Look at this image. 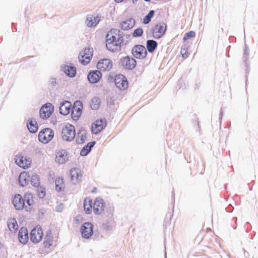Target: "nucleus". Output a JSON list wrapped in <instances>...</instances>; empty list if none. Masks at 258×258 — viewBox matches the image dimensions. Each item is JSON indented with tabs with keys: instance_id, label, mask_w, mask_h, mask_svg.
<instances>
[{
	"instance_id": "obj_1",
	"label": "nucleus",
	"mask_w": 258,
	"mask_h": 258,
	"mask_svg": "<svg viewBox=\"0 0 258 258\" xmlns=\"http://www.w3.org/2000/svg\"><path fill=\"white\" fill-rule=\"evenodd\" d=\"M106 209L104 200L100 198H96L94 200L86 198L84 201V210L86 214H90L93 211L96 215L102 214Z\"/></svg>"
},
{
	"instance_id": "obj_2",
	"label": "nucleus",
	"mask_w": 258,
	"mask_h": 258,
	"mask_svg": "<svg viewBox=\"0 0 258 258\" xmlns=\"http://www.w3.org/2000/svg\"><path fill=\"white\" fill-rule=\"evenodd\" d=\"M24 198L20 194L15 195L13 200V204L17 210L25 209L27 211L32 210L34 205V200L31 193H26Z\"/></svg>"
},
{
	"instance_id": "obj_3",
	"label": "nucleus",
	"mask_w": 258,
	"mask_h": 258,
	"mask_svg": "<svg viewBox=\"0 0 258 258\" xmlns=\"http://www.w3.org/2000/svg\"><path fill=\"white\" fill-rule=\"evenodd\" d=\"M19 181L22 186L28 185L30 182L34 186L39 184V179L36 174H30L28 172L23 171L20 173L19 177Z\"/></svg>"
},
{
	"instance_id": "obj_4",
	"label": "nucleus",
	"mask_w": 258,
	"mask_h": 258,
	"mask_svg": "<svg viewBox=\"0 0 258 258\" xmlns=\"http://www.w3.org/2000/svg\"><path fill=\"white\" fill-rule=\"evenodd\" d=\"M76 136L75 126L70 124H66L62 128L61 137L63 140L67 141H73Z\"/></svg>"
},
{
	"instance_id": "obj_5",
	"label": "nucleus",
	"mask_w": 258,
	"mask_h": 258,
	"mask_svg": "<svg viewBox=\"0 0 258 258\" xmlns=\"http://www.w3.org/2000/svg\"><path fill=\"white\" fill-rule=\"evenodd\" d=\"M54 137V132L50 128H45L41 130L38 135L39 141L43 144H47Z\"/></svg>"
},
{
	"instance_id": "obj_6",
	"label": "nucleus",
	"mask_w": 258,
	"mask_h": 258,
	"mask_svg": "<svg viewBox=\"0 0 258 258\" xmlns=\"http://www.w3.org/2000/svg\"><path fill=\"white\" fill-rule=\"evenodd\" d=\"M93 52L92 48L89 47L85 48L79 54V59L80 62L84 65L87 64L90 62L93 56Z\"/></svg>"
},
{
	"instance_id": "obj_7",
	"label": "nucleus",
	"mask_w": 258,
	"mask_h": 258,
	"mask_svg": "<svg viewBox=\"0 0 258 258\" xmlns=\"http://www.w3.org/2000/svg\"><path fill=\"white\" fill-rule=\"evenodd\" d=\"M132 53L134 57L137 59H144L147 55L146 47L142 45H136L132 50Z\"/></svg>"
},
{
	"instance_id": "obj_8",
	"label": "nucleus",
	"mask_w": 258,
	"mask_h": 258,
	"mask_svg": "<svg viewBox=\"0 0 258 258\" xmlns=\"http://www.w3.org/2000/svg\"><path fill=\"white\" fill-rule=\"evenodd\" d=\"M15 160L16 164L21 168L27 169L31 166L32 162L31 159L22 154L17 155Z\"/></svg>"
},
{
	"instance_id": "obj_9",
	"label": "nucleus",
	"mask_w": 258,
	"mask_h": 258,
	"mask_svg": "<svg viewBox=\"0 0 258 258\" xmlns=\"http://www.w3.org/2000/svg\"><path fill=\"white\" fill-rule=\"evenodd\" d=\"M167 25L163 22L157 24L153 28L152 33L153 36L158 39L163 36L166 31Z\"/></svg>"
},
{
	"instance_id": "obj_10",
	"label": "nucleus",
	"mask_w": 258,
	"mask_h": 258,
	"mask_svg": "<svg viewBox=\"0 0 258 258\" xmlns=\"http://www.w3.org/2000/svg\"><path fill=\"white\" fill-rule=\"evenodd\" d=\"M54 111V107L52 104L47 103L43 105L40 109V117L43 119H48L52 115Z\"/></svg>"
},
{
	"instance_id": "obj_11",
	"label": "nucleus",
	"mask_w": 258,
	"mask_h": 258,
	"mask_svg": "<svg viewBox=\"0 0 258 258\" xmlns=\"http://www.w3.org/2000/svg\"><path fill=\"white\" fill-rule=\"evenodd\" d=\"M113 67L112 60L108 58H103L99 60L97 64V69L102 72L110 71Z\"/></svg>"
},
{
	"instance_id": "obj_12",
	"label": "nucleus",
	"mask_w": 258,
	"mask_h": 258,
	"mask_svg": "<svg viewBox=\"0 0 258 258\" xmlns=\"http://www.w3.org/2000/svg\"><path fill=\"white\" fill-rule=\"evenodd\" d=\"M83 108V104L80 101H76L74 102L72 107V117L73 120H77L80 117Z\"/></svg>"
},
{
	"instance_id": "obj_13",
	"label": "nucleus",
	"mask_w": 258,
	"mask_h": 258,
	"mask_svg": "<svg viewBox=\"0 0 258 258\" xmlns=\"http://www.w3.org/2000/svg\"><path fill=\"white\" fill-rule=\"evenodd\" d=\"M43 232L42 228L40 226L35 227L31 231L30 240L33 243H38L43 237Z\"/></svg>"
},
{
	"instance_id": "obj_14",
	"label": "nucleus",
	"mask_w": 258,
	"mask_h": 258,
	"mask_svg": "<svg viewBox=\"0 0 258 258\" xmlns=\"http://www.w3.org/2000/svg\"><path fill=\"white\" fill-rule=\"evenodd\" d=\"M114 83L116 87L121 90H125L128 87L127 79L122 75H117L115 77Z\"/></svg>"
},
{
	"instance_id": "obj_15",
	"label": "nucleus",
	"mask_w": 258,
	"mask_h": 258,
	"mask_svg": "<svg viewBox=\"0 0 258 258\" xmlns=\"http://www.w3.org/2000/svg\"><path fill=\"white\" fill-rule=\"evenodd\" d=\"M106 125L105 119H97L92 124L91 131L93 134H98L103 130Z\"/></svg>"
},
{
	"instance_id": "obj_16",
	"label": "nucleus",
	"mask_w": 258,
	"mask_h": 258,
	"mask_svg": "<svg viewBox=\"0 0 258 258\" xmlns=\"http://www.w3.org/2000/svg\"><path fill=\"white\" fill-rule=\"evenodd\" d=\"M71 178L72 183L74 184L80 183L83 178L82 171L77 168H74L70 170Z\"/></svg>"
},
{
	"instance_id": "obj_17",
	"label": "nucleus",
	"mask_w": 258,
	"mask_h": 258,
	"mask_svg": "<svg viewBox=\"0 0 258 258\" xmlns=\"http://www.w3.org/2000/svg\"><path fill=\"white\" fill-rule=\"evenodd\" d=\"M122 66L127 69L132 70L135 68L137 61L133 57L128 56L123 57L121 59Z\"/></svg>"
},
{
	"instance_id": "obj_18",
	"label": "nucleus",
	"mask_w": 258,
	"mask_h": 258,
	"mask_svg": "<svg viewBox=\"0 0 258 258\" xmlns=\"http://www.w3.org/2000/svg\"><path fill=\"white\" fill-rule=\"evenodd\" d=\"M93 225L89 222L85 223L81 227L82 236L85 238H89L93 234Z\"/></svg>"
},
{
	"instance_id": "obj_19",
	"label": "nucleus",
	"mask_w": 258,
	"mask_h": 258,
	"mask_svg": "<svg viewBox=\"0 0 258 258\" xmlns=\"http://www.w3.org/2000/svg\"><path fill=\"white\" fill-rule=\"evenodd\" d=\"M102 77V74L99 70L90 72L88 75V79L91 83L98 82Z\"/></svg>"
},
{
	"instance_id": "obj_20",
	"label": "nucleus",
	"mask_w": 258,
	"mask_h": 258,
	"mask_svg": "<svg viewBox=\"0 0 258 258\" xmlns=\"http://www.w3.org/2000/svg\"><path fill=\"white\" fill-rule=\"evenodd\" d=\"M68 160V154L64 150H59L56 152L55 161L59 164L65 163Z\"/></svg>"
},
{
	"instance_id": "obj_21",
	"label": "nucleus",
	"mask_w": 258,
	"mask_h": 258,
	"mask_svg": "<svg viewBox=\"0 0 258 258\" xmlns=\"http://www.w3.org/2000/svg\"><path fill=\"white\" fill-rule=\"evenodd\" d=\"M18 238L19 241L23 244H26L29 239L28 230L25 227H22L18 233Z\"/></svg>"
},
{
	"instance_id": "obj_22",
	"label": "nucleus",
	"mask_w": 258,
	"mask_h": 258,
	"mask_svg": "<svg viewBox=\"0 0 258 258\" xmlns=\"http://www.w3.org/2000/svg\"><path fill=\"white\" fill-rule=\"evenodd\" d=\"M72 105L71 102L66 101L62 102L59 107L60 113L63 115L69 114L72 109Z\"/></svg>"
},
{
	"instance_id": "obj_23",
	"label": "nucleus",
	"mask_w": 258,
	"mask_h": 258,
	"mask_svg": "<svg viewBox=\"0 0 258 258\" xmlns=\"http://www.w3.org/2000/svg\"><path fill=\"white\" fill-rule=\"evenodd\" d=\"M106 40L117 41L121 42L119 31L116 29H111L106 35Z\"/></svg>"
},
{
	"instance_id": "obj_24",
	"label": "nucleus",
	"mask_w": 258,
	"mask_h": 258,
	"mask_svg": "<svg viewBox=\"0 0 258 258\" xmlns=\"http://www.w3.org/2000/svg\"><path fill=\"white\" fill-rule=\"evenodd\" d=\"M120 43L121 42L117 41L106 40L107 48L112 52L116 51L120 48Z\"/></svg>"
},
{
	"instance_id": "obj_25",
	"label": "nucleus",
	"mask_w": 258,
	"mask_h": 258,
	"mask_svg": "<svg viewBox=\"0 0 258 258\" xmlns=\"http://www.w3.org/2000/svg\"><path fill=\"white\" fill-rule=\"evenodd\" d=\"M135 25V20L133 18H130L121 22L120 26L122 30H127L132 29Z\"/></svg>"
},
{
	"instance_id": "obj_26",
	"label": "nucleus",
	"mask_w": 258,
	"mask_h": 258,
	"mask_svg": "<svg viewBox=\"0 0 258 258\" xmlns=\"http://www.w3.org/2000/svg\"><path fill=\"white\" fill-rule=\"evenodd\" d=\"M99 17L93 15H88L86 19V25L90 27H95L99 22Z\"/></svg>"
},
{
	"instance_id": "obj_27",
	"label": "nucleus",
	"mask_w": 258,
	"mask_h": 258,
	"mask_svg": "<svg viewBox=\"0 0 258 258\" xmlns=\"http://www.w3.org/2000/svg\"><path fill=\"white\" fill-rule=\"evenodd\" d=\"M27 125L29 131L31 133H35L38 131V124L36 121L34 119L30 118L28 119Z\"/></svg>"
},
{
	"instance_id": "obj_28",
	"label": "nucleus",
	"mask_w": 258,
	"mask_h": 258,
	"mask_svg": "<svg viewBox=\"0 0 258 258\" xmlns=\"http://www.w3.org/2000/svg\"><path fill=\"white\" fill-rule=\"evenodd\" d=\"M7 223L8 228L11 231L15 232L18 230V225L15 218H11L9 219Z\"/></svg>"
},
{
	"instance_id": "obj_29",
	"label": "nucleus",
	"mask_w": 258,
	"mask_h": 258,
	"mask_svg": "<svg viewBox=\"0 0 258 258\" xmlns=\"http://www.w3.org/2000/svg\"><path fill=\"white\" fill-rule=\"evenodd\" d=\"M55 189L57 191L63 190L65 187L64 180L62 177H58L56 178L55 181Z\"/></svg>"
},
{
	"instance_id": "obj_30",
	"label": "nucleus",
	"mask_w": 258,
	"mask_h": 258,
	"mask_svg": "<svg viewBox=\"0 0 258 258\" xmlns=\"http://www.w3.org/2000/svg\"><path fill=\"white\" fill-rule=\"evenodd\" d=\"M63 71L68 76L73 77L76 73V69L74 67L66 65L63 67Z\"/></svg>"
},
{
	"instance_id": "obj_31",
	"label": "nucleus",
	"mask_w": 258,
	"mask_h": 258,
	"mask_svg": "<svg viewBox=\"0 0 258 258\" xmlns=\"http://www.w3.org/2000/svg\"><path fill=\"white\" fill-rule=\"evenodd\" d=\"M157 42L153 40H148L147 41V49L149 52L152 53L157 47Z\"/></svg>"
},
{
	"instance_id": "obj_32",
	"label": "nucleus",
	"mask_w": 258,
	"mask_h": 258,
	"mask_svg": "<svg viewBox=\"0 0 258 258\" xmlns=\"http://www.w3.org/2000/svg\"><path fill=\"white\" fill-rule=\"evenodd\" d=\"M87 133L84 131H80L77 135V142L78 144H83L87 140Z\"/></svg>"
},
{
	"instance_id": "obj_33",
	"label": "nucleus",
	"mask_w": 258,
	"mask_h": 258,
	"mask_svg": "<svg viewBox=\"0 0 258 258\" xmlns=\"http://www.w3.org/2000/svg\"><path fill=\"white\" fill-rule=\"evenodd\" d=\"M100 106V100L99 99L96 97L93 98L91 100L90 103V106L92 109L94 110L97 109Z\"/></svg>"
},
{
	"instance_id": "obj_34",
	"label": "nucleus",
	"mask_w": 258,
	"mask_h": 258,
	"mask_svg": "<svg viewBox=\"0 0 258 258\" xmlns=\"http://www.w3.org/2000/svg\"><path fill=\"white\" fill-rule=\"evenodd\" d=\"M53 243L52 237L50 236H47L45 240L43 242L44 247L45 248H49Z\"/></svg>"
},
{
	"instance_id": "obj_35",
	"label": "nucleus",
	"mask_w": 258,
	"mask_h": 258,
	"mask_svg": "<svg viewBox=\"0 0 258 258\" xmlns=\"http://www.w3.org/2000/svg\"><path fill=\"white\" fill-rule=\"evenodd\" d=\"M155 12L153 10H151L149 12L148 14L145 16L143 19V23L145 24H148L151 20V18L153 17Z\"/></svg>"
},
{
	"instance_id": "obj_36",
	"label": "nucleus",
	"mask_w": 258,
	"mask_h": 258,
	"mask_svg": "<svg viewBox=\"0 0 258 258\" xmlns=\"http://www.w3.org/2000/svg\"><path fill=\"white\" fill-rule=\"evenodd\" d=\"M195 36L196 33L193 31H190L185 34L183 38V40L184 42H185L190 38L195 37Z\"/></svg>"
},
{
	"instance_id": "obj_37",
	"label": "nucleus",
	"mask_w": 258,
	"mask_h": 258,
	"mask_svg": "<svg viewBox=\"0 0 258 258\" xmlns=\"http://www.w3.org/2000/svg\"><path fill=\"white\" fill-rule=\"evenodd\" d=\"M143 34V30L142 28H138L134 30L133 33V36L134 37H137L141 36Z\"/></svg>"
},
{
	"instance_id": "obj_38",
	"label": "nucleus",
	"mask_w": 258,
	"mask_h": 258,
	"mask_svg": "<svg viewBox=\"0 0 258 258\" xmlns=\"http://www.w3.org/2000/svg\"><path fill=\"white\" fill-rule=\"evenodd\" d=\"M91 150L90 146L86 145L81 151L80 154L82 156L86 155Z\"/></svg>"
},
{
	"instance_id": "obj_39",
	"label": "nucleus",
	"mask_w": 258,
	"mask_h": 258,
	"mask_svg": "<svg viewBox=\"0 0 258 258\" xmlns=\"http://www.w3.org/2000/svg\"><path fill=\"white\" fill-rule=\"evenodd\" d=\"M181 54L182 55V57L184 58H186L188 56V53L186 48H181L180 50Z\"/></svg>"
},
{
	"instance_id": "obj_40",
	"label": "nucleus",
	"mask_w": 258,
	"mask_h": 258,
	"mask_svg": "<svg viewBox=\"0 0 258 258\" xmlns=\"http://www.w3.org/2000/svg\"><path fill=\"white\" fill-rule=\"evenodd\" d=\"M38 195L40 198H43L45 195V191L42 189H39L38 190Z\"/></svg>"
},
{
	"instance_id": "obj_41",
	"label": "nucleus",
	"mask_w": 258,
	"mask_h": 258,
	"mask_svg": "<svg viewBox=\"0 0 258 258\" xmlns=\"http://www.w3.org/2000/svg\"><path fill=\"white\" fill-rule=\"evenodd\" d=\"M87 145L90 146V148L91 149V148L94 146V143L90 142Z\"/></svg>"
},
{
	"instance_id": "obj_42",
	"label": "nucleus",
	"mask_w": 258,
	"mask_h": 258,
	"mask_svg": "<svg viewBox=\"0 0 258 258\" xmlns=\"http://www.w3.org/2000/svg\"><path fill=\"white\" fill-rule=\"evenodd\" d=\"M115 1V2L116 3H121L122 2L123 0H114Z\"/></svg>"
},
{
	"instance_id": "obj_43",
	"label": "nucleus",
	"mask_w": 258,
	"mask_h": 258,
	"mask_svg": "<svg viewBox=\"0 0 258 258\" xmlns=\"http://www.w3.org/2000/svg\"><path fill=\"white\" fill-rule=\"evenodd\" d=\"M145 1H146V2H150V0H145Z\"/></svg>"
}]
</instances>
